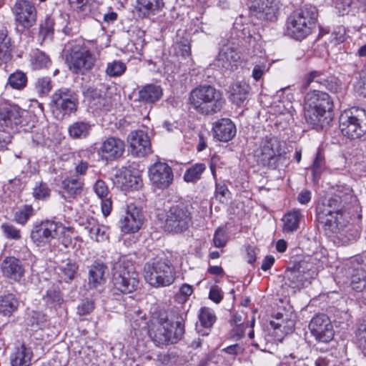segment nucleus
<instances>
[{"mask_svg":"<svg viewBox=\"0 0 366 366\" xmlns=\"http://www.w3.org/2000/svg\"><path fill=\"white\" fill-rule=\"evenodd\" d=\"M352 190L347 189L343 194L340 192L319 203L316 212L318 222L331 234H338L345 227L342 210L349 203L355 202Z\"/></svg>","mask_w":366,"mask_h":366,"instance_id":"obj_1","label":"nucleus"},{"mask_svg":"<svg viewBox=\"0 0 366 366\" xmlns=\"http://www.w3.org/2000/svg\"><path fill=\"white\" fill-rule=\"evenodd\" d=\"M189 103L197 113L212 115L222 110L224 99L219 90L210 85H203L191 91Z\"/></svg>","mask_w":366,"mask_h":366,"instance_id":"obj_2","label":"nucleus"},{"mask_svg":"<svg viewBox=\"0 0 366 366\" xmlns=\"http://www.w3.org/2000/svg\"><path fill=\"white\" fill-rule=\"evenodd\" d=\"M184 334V324L182 317L175 322L167 317H159L152 322L149 330L151 339L159 347L176 344Z\"/></svg>","mask_w":366,"mask_h":366,"instance_id":"obj_3","label":"nucleus"},{"mask_svg":"<svg viewBox=\"0 0 366 366\" xmlns=\"http://www.w3.org/2000/svg\"><path fill=\"white\" fill-rule=\"evenodd\" d=\"M317 17V9L312 6H305L295 11L287 21V34L297 40L304 39L310 33Z\"/></svg>","mask_w":366,"mask_h":366,"instance_id":"obj_4","label":"nucleus"},{"mask_svg":"<svg viewBox=\"0 0 366 366\" xmlns=\"http://www.w3.org/2000/svg\"><path fill=\"white\" fill-rule=\"evenodd\" d=\"M173 266L167 259H153L144 267L145 280L152 287H167L175 279Z\"/></svg>","mask_w":366,"mask_h":366,"instance_id":"obj_5","label":"nucleus"},{"mask_svg":"<svg viewBox=\"0 0 366 366\" xmlns=\"http://www.w3.org/2000/svg\"><path fill=\"white\" fill-rule=\"evenodd\" d=\"M254 156L258 164L274 168L279 158L285 154V143L274 137H266L256 142Z\"/></svg>","mask_w":366,"mask_h":366,"instance_id":"obj_6","label":"nucleus"},{"mask_svg":"<svg viewBox=\"0 0 366 366\" xmlns=\"http://www.w3.org/2000/svg\"><path fill=\"white\" fill-rule=\"evenodd\" d=\"M66 59L69 69L76 74H84L92 70L96 62L94 55L86 47L76 43L66 46Z\"/></svg>","mask_w":366,"mask_h":366,"instance_id":"obj_7","label":"nucleus"},{"mask_svg":"<svg viewBox=\"0 0 366 366\" xmlns=\"http://www.w3.org/2000/svg\"><path fill=\"white\" fill-rule=\"evenodd\" d=\"M340 128L344 136L357 139L366 132V112L353 107L342 112L340 117Z\"/></svg>","mask_w":366,"mask_h":366,"instance_id":"obj_8","label":"nucleus"},{"mask_svg":"<svg viewBox=\"0 0 366 366\" xmlns=\"http://www.w3.org/2000/svg\"><path fill=\"white\" fill-rule=\"evenodd\" d=\"M192 224V217L188 206L177 204L166 212L164 228L172 234H180Z\"/></svg>","mask_w":366,"mask_h":366,"instance_id":"obj_9","label":"nucleus"},{"mask_svg":"<svg viewBox=\"0 0 366 366\" xmlns=\"http://www.w3.org/2000/svg\"><path fill=\"white\" fill-rule=\"evenodd\" d=\"M114 269L113 283L117 290L129 294L138 288L139 274L132 264L119 262L115 266Z\"/></svg>","mask_w":366,"mask_h":366,"instance_id":"obj_10","label":"nucleus"},{"mask_svg":"<svg viewBox=\"0 0 366 366\" xmlns=\"http://www.w3.org/2000/svg\"><path fill=\"white\" fill-rule=\"evenodd\" d=\"M69 231L59 222L46 220L33 226L30 237L36 245L41 247L49 243L53 239L60 237L61 234L65 236Z\"/></svg>","mask_w":366,"mask_h":366,"instance_id":"obj_11","label":"nucleus"},{"mask_svg":"<svg viewBox=\"0 0 366 366\" xmlns=\"http://www.w3.org/2000/svg\"><path fill=\"white\" fill-rule=\"evenodd\" d=\"M51 103L54 111L64 117L76 112L79 100L76 94L74 91L68 88H61L52 94Z\"/></svg>","mask_w":366,"mask_h":366,"instance_id":"obj_12","label":"nucleus"},{"mask_svg":"<svg viewBox=\"0 0 366 366\" xmlns=\"http://www.w3.org/2000/svg\"><path fill=\"white\" fill-rule=\"evenodd\" d=\"M309 329L312 335L320 342L328 343L334 338L333 325L325 314L315 315L310 322Z\"/></svg>","mask_w":366,"mask_h":366,"instance_id":"obj_13","label":"nucleus"},{"mask_svg":"<svg viewBox=\"0 0 366 366\" xmlns=\"http://www.w3.org/2000/svg\"><path fill=\"white\" fill-rule=\"evenodd\" d=\"M28 112L16 105H5L0 107V127L18 130L26 125Z\"/></svg>","mask_w":366,"mask_h":366,"instance_id":"obj_14","label":"nucleus"},{"mask_svg":"<svg viewBox=\"0 0 366 366\" xmlns=\"http://www.w3.org/2000/svg\"><path fill=\"white\" fill-rule=\"evenodd\" d=\"M12 11L16 22L24 29H29L36 24L37 11L30 0H17Z\"/></svg>","mask_w":366,"mask_h":366,"instance_id":"obj_15","label":"nucleus"},{"mask_svg":"<svg viewBox=\"0 0 366 366\" xmlns=\"http://www.w3.org/2000/svg\"><path fill=\"white\" fill-rule=\"evenodd\" d=\"M149 176L152 184L159 189L167 188L173 181L172 168L164 162H157L149 169Z\"/></svg>","mask_w":366,"mask_h":366,"instance_id":"obj_16","label":"nucleus"},{"mask_svg":"<svg viewBox=\"0 0 366 366\" xmlns=\"http://www.w3.org/2000/svg\"><path fill=\"white\" fill-rule=\"evenodd\" d=\"M125 149L124 142L117 137H109L102 141L98 154L103 160L112 162L120 158Z\"/></svg>","mask_w":366,"mask_h":366,"instance_id":"obj_17","label":"nucleus"},{"mask_svg":"<svg viewBox=\"0 0 366 366\" xmlns=\"http://www.w3.org/2000/svg\"><path fill=\"white\" fill-rule=\"evenodd\" d=\"M249 9L252 15L263 20L274 21L279 11L277 0H251Z\"/></svg>","mask_w":366,"mask_h":366,"instance_id":"obj_18","label":"nucleus"},{"mask_svg":"<svg viewBox=\"0 0 366 366\" xmlns=\"http://www.w3.org/2000/svg\"><path fill=\"white\" fill-rule=\"evenodd\" d=\"M130 152L133 156L143 157L151 152V143L147 132L132 131L128 136Z\"/></svg>","mask_w":366,"mask_h":366,"instance_id":"obj_19","label":"nucleus"},{"mask_svg":"<svg viewBox=\"0 0 366 366\" xmlns=\"http://www.w3.org/2000/svg\"><path fill=\"white\" fill-rule=\"evenodd\" d=\"M143 215L140 209L134 204L127 205L125 215L119 222L122 232L124 233H135L141 227Z\"/></svg>","mask_w":366,"mask_h":366,"instance_id":"obj_20","label":"nucleus"},{"mask_svg":"<svg viewBox=\"0 0 366 366\" xmlns=\"http://www.w3.org/2000/svg\"><path fill=\"white\" fill-rule=\"evenodd\" d=\"M304 116L307 124L315 128H322L330 124L332 119V113L325 112L322 109L305 104L304 106Z\"/></svg>","mask_w":366,"mask_h":366,"instance_id":"obj_21","label":"nucleus"},{"mask_svg":"<svg viewBox=\"0 0 366 366\" xmlns=\"http://www.w3.org/2000/svg\"><path fill=\"white\" fill-rule=\"evenodd\" d=\"M305 103L312 107H315L317 109H322L325 112V111H328L332 113V99L330 96L325 92L313 89L305 95Z\"/></svg>","mask_w":366,"mask_h":366,"instance_id":"obj_22","label":"nucleus"},{"mask_svg":"<svg viewBox=\"0 0 366 366\" xmlns=\"http://www.w3.org/2000/svg\"><path fill=\"white\" fill-rule=\"evenodd\" d=\"M311 275L309 272H305L302 267L287 269L284 275L285 284L293 289H300L306 282H310Z\"/></svg>","mask_w":366,"mask_h":366,"instance_id":"obj_23","label":"nucleus"},{"mask_svg":"<svg viewBox=\"0 0 366 366\" xmlns=\"http://www.w3.org/2000/svg\"><path fill=\"white\" fill-rule=\"evenodd\" d=\"M239 59L240 56L235 49L227 44L221 48L216 58V64L218 66L232 70Z\"/></svg>","mask_w":366,"mask_h":366,"instance_id":"obj_24","label":"nucleus"},{"mask_svg":"<svg viewBox=\"0 0 366 366\" xmlns=\"http://www.w3.org/2000/svg\"><path fill=\"white\" fill-rule=\"evenodd\" d=\"M1 269L5 277L15 281H19L24 273L21 261L14 257H6L1 262Z\"/></svg>","mask_w":366,"mask_h":366,"instance_id":"obj_25","label":"nucleus"},{"mask_svg":"<svg viewBox=\"0 0 366 366\" xmlns=\"http://www.w3.org/2000/svg\"><path fill=\"white\" fill-rule=\"evenodd\" d=\"M214 137L220 142H227L231 140L236 134V127L227 118L221 119L213 126Z\"/></svg>","mask_w":366,"mask_h":366,"instance_id":"obj_26","label":"nucleus"},{"mask_svg":"<svg viewBox=\"0 0 366 366\" xmlns=\"http://www.w3.org/2000/svg\"><path fill=\"white\" fill-rule=\"evenodd\" d=\"M108 272L107 267L101 262H95L89 267V285L90 287L97 288L106 282V275Z\"/></svg>","mask_w":366,"mask_h":366,"instance_id":"obj_27","label":"nucleus"},{"mask_svg":"<svg viewBox=\"0 0 366 366\" xmlns=\"http://www.w3.org/2000/svg\"><path fill=\"white\" fill-rule=\"evenodd\" d=\"M33 352L30 347L21 344L16 347L11 355L10 361L11 366H29L31 365Z\"/></svg>","mask_w":366,"mask_h":366,"instance_id":"obj_28","label":"nucleus"},{"mask_svg":"<svg viewBox=\"0 0 366 366\" xmlns=\"http://www.w3.org/2000/svg\"><path fill=\"white\" fill-rule=\"evenodd\" d=\"M270 325L274 331L279 330L282 334L292 332L295 328V320L292 314L277 312L276 320L270 321Z\"/></svg>","mask_w":366,"mask_h":366,"instance_id":"obj_29","label":"nucleus"},{"mask_svg":"<svg viewBox=\"0 0 366 366\" xmlns=\"http://www.w3.org/2000/svg\"><path fill=\"white\" fill-rule=\"evenodd\" d=\"M164 5L163 0H137L136 9L144 17H149L162 11Z\"/></svg>","mask_w":366,"mask_h":366,"instance_id":"obj_30","label":"nucleus"},{"mask_svg":"<svg viewBox=\"0 0 366 366\" xmlns=\"http://www.w3.org/2000/svg\"><path fill=\"white\" fill-rule=\"evenodd\" d=\"M85 228L88 230L92 239L97 242H105L109 240V228L99 224L96 219L89 220Z\"/></svg>","mask_w":366,"mask_h":366,"instance_id":"obj_31","label":"nucleus"},{"mask_svg":"<svg viewBox=\"0 0 366 366\" xmlns=\"http://www.w3.org/2000/svg\"><path fill=\"white\" fill-rule=\"evenodd\" d=\"M116 178L117 183L124 187L138 189L141 184L139 176L133 174L128 168L124 167L119 170L116 174Z\"/></svg>","mask_w":366,"mask_h":366,"instance_id":"obj_32","label":"nucleus"},{"mask_svg":"<svg viewBox=\"0 0 366 366\" xmlns=\"http://www.w3.org/2000/svg\"><path fill=\"white\" fill-rule=\"evenodd\" d=\"M249 86L246 83L237 82L229 86V99L237 105L242 104L247 98Z\"/></svg>","mask_w":366,"mask_h":366,"instance_id":"obj_33","label":"nucleus"},{"mask_svg":"<svg viewBox=\"0 0 366 366\" xmlns=\"http://www.w3.org/2000/svg\"><path fill=\"white\" fill-rule=\"evenodd\" d=\"M162 96L161 86L155 84H147L139 92V100L147 103H154L158 101Z\"/></svg>","mask_w":366,"mask_h":366,"instance_id":"obj_34","label":"nucleus"},{"mask_svg":"<svg viewBox=\"0 0 366 366\" xmlns=\"http://www.w3.org/2000/svg\"><path fill=\"white\" fill-rule=\"evenodd\" d=\"M317 85L327 88L329 81L323 72L320 71H312L305 77L302 88L306 89L310 86L316 87Z\"/></svg>","mask_w":366,"mask_h":366,"instance_id":"obj_35","label":"nucleus"},{"mask_svg":"<svg viewBox=\"0 0 366 366\" xmlns=\"http://www.w3.org/2000/svg\"><path fill=\"white\" fill-rule=\"evenodd\" d=\"M302 215L298 209H293L287 212L282 218L283 231L292 232L299 228L300 221Z\"/></svg>","mask_w":366,"mask_h":366,"instance_id":"obj_36","label":"nucleus"},{"mask_svg":"<svg viewBox=\"0 0 366 366\" xmlns=\"http://www.w3.org/2000/svg\"><path fill=\"white\" fill-rule=\"evenodd\" d=\"M61 184L64 193L69 198H74L80 194L84 186L83 182L76 178H66L62 181Z\"/></svg>","mask_w":366,"mask_h":366,"instance_id":"obj_37","label":"nucleus"},{"mask_svg":"<svg viewBox=\"0 0 366 366\" xmlns=\"http://www.w3.org/2000/svg\"><path fill=\"white\" fill-rule=\"evenodd\" d=\"M19 300L12 294H7L0 297V313L5 316H10L19 307Z\"/></svg>","mask_w":366,"mask_h":366,"instance_id":"obj_38","label":"nucleus"},{"mask_svg":"<svg viewBox=\"0 0 366 366\" xmlns=\"http://www.w3.org/2000/svg\"><path fill=\"white\" fill-rule=\"evenodd\" d=\"M92 129V125L85 122H76L69 126L68 129L69 136L73 139L86 137Z\"/></svg>","mask_w":366,"mask_h":366,"instance_id":"obj_39","label":"nucleus"},{"mask_svg":"<svg viewBox=\"0 0 366 366\" xmlns=\"http://www.w3.org/2000/svg\"><path fill=\"white\" fill-rule=\"evenodd\" d=\"M11 39L4 31H0V66L11 59Z\"/></svg>","mask_w":366,"mask_h":366,"instance_id":"obj_40","label":"nucleus"},{"mask_svg":"<svg viewBox=\"0 0 366 366\" xmlns=\"http://www.w3.org/2000/svg\"><path fill=\"white\" fill-rule=\"evenodd\" d=\"M206 169L203 163H197L189 167L184 172V179L187 182H195L201 179L202 173Z\"/></svg>","mask_w":366,"mask_h":366,"instance_id":"obj_41","label":"nucleus"},{"mask_svg":"<svg viewBox=\"0 0 366 366\" xmlns=\"http://www.w3.org/2000/svg\"><path fill=\"white\" fill-rule=\"evenodd\" d=\"M51 194V189L46 183L42 181L35 184L32 189V196L37 200H46Z\"/></svg>","mask_w":366,"mask_h":366,"instance_id":"obj_42","label":"nucleus"},{"mask_svg":"<svg viewBox=\"0 0 366 366\" xmlns=\"http://www.w3.org/2000/svg\"><path fill=\"white\" fill-rule=\"evenodd\" d=\"M199 319L204 327L210 328L216 321V316L212 310L203 307L200 310Z\"/></svg>","mask_w":366,"mask_h":366,"instance_id":"obj_43","label":"nucleus"},{"mask_svg":"<svg viewBox=\"0 0 366 366\" xmlns=\"http://www.w3.org/2000/svg\"><path fill=\"white\" fill-rule=\"evenodd\" d=\"M126 64L118 60H114L107 64L106 74L109 76L115 77L122 76L126 71Z\"/></svg>","mask_w":366,"mask_h":366,"instance_id":"obj_44","label":"nucleus"},{"mask_svg":"<svg viewBox=\"0 0 366 366\" xmlns=\"http://www.w3.org/2000/svg\"><path fill=\"white\" fill-rule=\"evenodd\" d=\"M27 82L26 74L21 71H16L9 75L8 84L16 89H23Z\"/></svg>","mask_w":366,"mask_h":366,"instance_id":"obj_45","label":"nucleus"},{"mask_svg":"<svg viewBox=\"0 0 366 366\" xmlns=\"http://www.w3.org/2000/svg\"><path fill=\"white\" fill-rule=\"evenodd\" d=\"M33 211L34 209L31 205H24L21 209L14 213V220L18 224L24 225L33 215Z\"/></svg>","mask_w":366,"mask_h":366,"instance_id":"obj_46","label":"nucleus"},{"mask_svg":"<svg viewBox=\"0 0 366 366\" xmlns=\"http://www.w3.org/2000/svg\"><path fill=\"white\" fill-rule=\"evenodd\" d=\"M34 88L39 96L44 97L47 95L52 88L51 79L47 76L37 79L34 84Z\"/></svg>","mask_w":366,"mask_h":366,"instance_id":"obj_47","label":"nucleus"},{"mask_svg":"<svg viewBox=\"0 0 366 366\" xmlns=\"http://www.w3.org/2000/svg\"><path fill=\"white\" fill-rule=\"evenodd\" d=\"M351 285L352 288L357 291H362L366 285L365 275L362 269H355L351 276Z\"/></svg>","mask_w":366,"mask_h":366,"instance_id":"obj_48","label":"nucleus"},{"mask_svg":"<svg viewBox=\"0 0 366 366\" xmlns=\"http://www.w3.org/2000/svg\"><path fill=\"white\" fill-rule=\"evenodd\" d=\"M325 168V157L318 151L313 161L311 169L315 179H318Z\"/></svg>","mask_w":366,"mask_h":366,"instance_id":"obj_49","label":"nucleus"},{"mask_svg":"<svg viewBox=\"0 0 366 366\" xmlns=\"http://www.w3.org/2000/svg\"><path fill=\"white\" fill-rule=\"evenodd\" d=\"M77 269L78 265L70 260L60 267L61 276L66 281L73 280L76 274Z\"/></svg>","mask_w":366,"mask_h":366,"instance_id":"obj_50","label":"nucleus"},{"mask_svg":"<svg viewBox=\"0 0 366 366\" xmlns=\"http://www.w3.org/2000/svg\"><path fill=\"white\" fill-rule=\"evenodd\" d=\"M254 324L255 319L252 316L249 325L248 323L246 325L244 323L236 325L231 332L232 337L237 340L241 339L244 335L245 329L250 327L252 330Z\"/></svg>","mask_w":366,"mask_h":366,"instance_id":"obj_51","label":"nucleus"},{"mask_svg":"<svg viewBox=\"0 0 366 366\" xmlns=\"http://www.w3.org/2000/svg\"><path fill=\"white\" fill-rule=\"evenodd\" d=\"M1 228L8 239L19 240L21 238V231L15 226L10 223H4L1 224Z\"/></svg>","mask_w":366,"mask_h":366,"instance_id":"obj_52","label":"nucleus"},{"mask_svg":"<svg viewBox=\"0 0 366 366\" xmlns=\"http://www.w3.org/2000/svg\"><path fill=\"white\" fill-rule=\"evenodd\" d=\"M346 39V31L344 26H340L335 28L331 35V42L335 45L343 42Z\"/></svg>","mask_w":366,"mask_h":366,"instance_id":"obj_53","label":"nucleus"},{"mask_svg":"<svg viewBox=\"0 0 366 366\" xmlns=\"http://www.w3.org/2000/svg\"><path fill=\"white\" fill-rule=\"evenodd\" d=\"M285 359L290 358L292 360H301L303 358V354L300 349V345L294 342L291 345L290 351L285 352L284 355Z\"/></svg>","mask_w":366,"mask_h":366,"instance_id":"obj_54","label":"nucleus"},{"mask_svg":"<svg viewBox=\"0 0 366 366\" xmlns=\"http://www.w3.org/2000/svg\"><path fill=\"white\" fill-rule=\"evenodd\" d=\"M213 242L214 246L217 247H224L227 242V237L225 231L221 228L217 229L214 234Z\"/></svg>","mask_w":366,"mask_h":366,"instance_id":"obj_55","label":"nucleus"},{"mask_svg":"<svg viewBox=\"0 0 366 366\" xmlns=\"http://www.w3.org/2000/svg\"><path fill=\"white\" fill-rule=\"evenodd\" d=\"M94 308V302L92 300H84L77 307V313L79 315H86L89 314Z\"/></svg>","mask_w":366,"mask_h":366,"instance_id":"obj_56","label":"nucleus"},{"mask_svg":"<svg viewBox=\"0 0 366 366\" xmlns=\"http://www.w3.org/2000/svg\"><path fill=\"white\" fill-rule=\"evenodd\" d=\"M249 338L252 340V346L258 348L261 350H264L265 349V341L261 336H257L256 339H254V332L253 330H249L248 333Z\"/></svg>","mask_w":366,"mask_h":366,"instance_id":"obj_57","label":"nucleus"},{"mask_svg":"<svg viewBox=\"0 0 366 366\" xmlns=\"http://www.w3.org/2000/svg\"><path fill=\"white\" fill-rule=\"evenodd\" d=\"M94 189L97 195L102 199L108 193V188L105 182L102 180H97L94 186Z\"/></svg>","mask_w":366,"mask_h":366,"instance_id":"obj_58","label":"nucleus"},{"mask_svg":"<svg viewBox=\"0 0 366 366\" xmlns=\"http://www.w3.org/2000/svg\"><path fill=\"white\" fill-rule=\"evenodd\" d=\"M266 71V64L264 63L258 64L254 65L252 71V76L256 80H259Z\"/></svg>","mask_w":366,"mask_h":366,"instance_id":"obj_59","label":"nucleus"},{"mask_svg":"<svg viewBox=\"0 0 366 366\" xmlns=\"http://www.w3.org/2000/svg\"><path fill=\"white\" fill-rule=\"evenodd\" d=\"M209 297L216 303L220 302L223 297L221 290L217 286H213L210 289Z\"/></svg>","mask_w":366,"mask_h":366,"instance_id":"obj_60","label":"nucleus"},{"mask_svg":"<svg viewBox=\"0 0 366 366\" xmlns=\"http://www.w3.org/2000/svg\"><path fill=\"white\" fill-rule=\"evenodd\" d=\"M71 6L77 11L85 12L88 10V0H69Z\"/></svg>","mask_w":366,"mask_h":366,"instance_id":"obj_61","label":"nucleus"},{"mask_svg":"<svg viewBox=\"0 0 366 366\" xmlns=\"http://www.w3.org/2000/svg\"><path fill=\"white\" fill-rule=\"evenodd\" d=\"M50 63L49 59L44 54H39L35 59V66L37 68L46 67Z\"/></svg>","mask_w":366,"mask_h":366,"instance_id":"obj_62","label":"nucleus"},{"mask_svg":"<svg viewBox=\"0 0 366 366\" xmlns=\"http://www.w3.org/2000/svg\"><path fill=\"white\" fill-rule=\"evenodd\" d=\"M329 355H319L314 359L315 366H329L330 360Z\"/></svg>","mask_w":366,"mask_h":366,"instance_id":"obj_63","label":"nucleus"},{"mask_svg":"<svg viewBox=\"0 0 366 366\" xmlns=\"http://www.w3.org/2000/svg\"><path fill=\"white\" fill-rule=\"evenodd\" d=\"M12 137L9 133L0 132V149L3 150L11 142Z\"/></svg>","mask_w":366,"mask_h":366,"instance_id":"obj_64","label":"nucleus"}]
</instances>
